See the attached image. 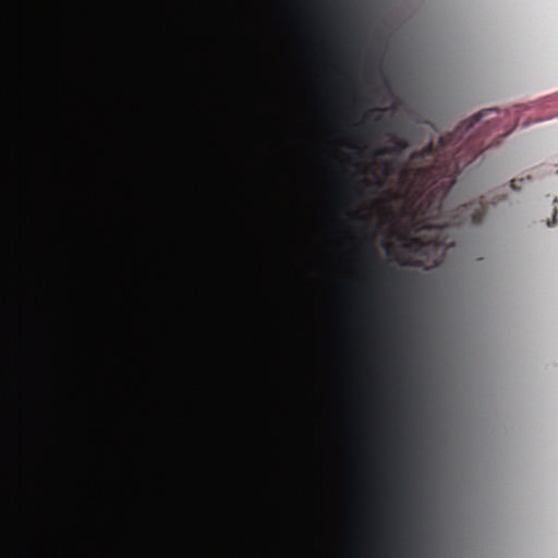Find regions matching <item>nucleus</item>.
I'll use <instances>...</instances> for the list:
<instances>
[{
  "label": "nucleus",
  "mask_w": 558,
  "mask_h": 558,
  "mask_svg": "<svg viewBox=\"0 0 558 558\" xmlns=\"http://www.w3.org/2000/svg\"><path fill=\"white\" fill-rule=\"evenodd\" d=\"M438 156H439V148L437 146H435L433 143H429L422 150L413 153L412 160L417 161V160H422L425 158H432L434 161H436Z\"/></svg>",
  "instance_id": "nucleus-4"
},
{
  "label": "nucleus",
  "mask_w": 558,
  "mask_h": 558,
  "mask_svg": "<svg viewBox=\"0 0 558 558\" xmlns=\"http://www.w3.org/2000/svg\"><path fill=\"white\" fill-rule=\"evenodd\" d=\"M389 142L391 143L390 147L383 148L377 151V155H387V154H401L408 147L407 141L396 137L391 135L389 137Z\"/></svg>",
  "instance_id": "nucleus-3"
},
{
  "label": "nucleus",
  "mask_w": 558,
  "mask_h": 558,
  "mask_svg": "<svg viewBox=\"0 0 558 558\" xmlns=\"http://www.w3.org/2000/svg\"><path fill=\"white\" fill-rule=\"evenodd\" d=\"M483 117V113L473 116L469 121H464L460 128L465 126V131H469L472 129L476 123L480 122L481 118Z\"/></svg>",
  "instance_id": "nucleus-6"
},
{
  "label": "nucleus",
  "mask_w": 558,
  "mask_h": 558,
  "mask_svg": "<svg viewBox=\"0 0 558 558\" xmlns=\"http://www.w3.org/2000/svg\"><path fill=\"white\" fill-rule=\"evenodd\" d=\"M367 251H368V254H369V256L372 258L377 259V254H376L375 250L372 246H369Z\"/></svg>",
  "instance_id": "nucleus-9"
},
{
  "label": "nucleus",
  "mask_w": 558,
  "mask_h": 558,
  "mask_svg": "<svg viewBox=\"0 0 558 558\" xmlns=\"http://www.w3.org/2000/svg\"><path fill=\"white\" fill-rule=\"evenodd\" d=\"M522 181H523L522 179H519V180L518 179H513V180H511V182H510L511 189L519 190L520 186L518 185V183H521Z\"/></svg>",
  "instance_id": "nucleus-8"
},
{
  "label": "nucleus",
  "mask_w": 558,
  "mask_h": 558,
  "mask_svg": "<svg viewBox=\"0 0 558 558\" xmlns=\"http://www.w3.org/2000/svg\"><path fill=\"white\" fill-rule=\"evenodd\" d=\"M429 233L432 238L430 244L436 253L441 251V254H444L446 250L456 245L452 229L448 226L430 229Z\"/></svg>",
  "instance_id": "nucleus-1"
},
{
  "label": "nucleus",
  "mask_w": 558,
  "mask_h": 558,
  "mask_svg": "<svg viewBox=\"0 0 558 558\" xmlns=\"http://www.w3.org/2000/svg\"><path fill=\"white\" fill-rule=\"evenodd\" d=\"M485 215V203L483 199L461 206L458 209V216L462 217L464 222L478 225Z\"/></svg>",
  "instance_id": "nucleus-2"
},
{
  "label": "nucleus",
  "mask_w": 558,
  "mask_h": 558,
  "mask_svg": "<svg viewBox=\"0 0 558 558\" xmlns=\"http://www.w3.org/2000/svg\"><path fill=\"white\" fill-rule=\"evenodd\" d=\"M355 194L360 197L361 196V192L360 191H356Z\"/></svg>",
  "instance_id": "nucleus-12"
},
{
  "label": "nucleus",
  "mask_w": 558,
  "mask_h": 558,
  "mask_svg": "<svg viewBox=\"0 0 558 558\" xmlns=\"http://www.w3.org/2000/svg\"><path fill=\"white\" fill-rule=\"evenodd\" d=\"M383 126V119L381 117L377 116L374 119V125L368 129L369 134H377V130Z\"/></svg>",
  "instance_id": "nucleus-7"
},
{
  "label": "nucleus",
  "mask_w": 558,
  "mask_h": 558,
  "mask_svg": "<svg viewBox=\"0 0 558 558\" xmlns=\"http://www.w3.org/2000/svg\"><path fill=\"white\" fill-rule=\"evenodd\" d=\"M354 219H355L356 221H359L360 223H365V221H366V220H365V218H364V217H362V216H355V217H354Z\"/></svg>",
  "instance_id": "nucleus-10"
},
{
  "label": "nucleus",
  "mask_w": 558,
  "mask_h": 558,
  "mask_svg": "<svg viewBox=\"0 0 558 558\" xmlns=\"http://www.w3.org/2000/svg\"><path fill=\"white\" fill-rule=\"evenodd\" d=\"M361 184H362L363 186H365V187L369 186V182H368L367 180H365V179H362V180H361Z\"/></svg>",
  "instance_id": "nucleus-11"
},
{
  "label": "nucleus",
  "mask_w": 558,
  "mask_h": 558,
  "mask_svg": "<svg viewBox=\"0 0 558 558\" xmlns=\"http://www.w3.org/2000/svg\"><path fill=\"white\" fill-rule=\"evenodd\" d=\"M381 272H383L386 281L388 283H390V284H393L400 278V274L399 272H397L392 268H389V267H386V266L381 268Z\"/></svg>",
  "instance_id": "nucleus-5"
}]
</instances>
